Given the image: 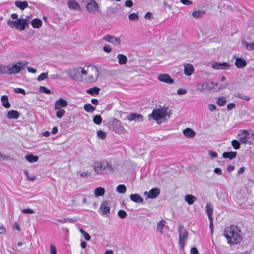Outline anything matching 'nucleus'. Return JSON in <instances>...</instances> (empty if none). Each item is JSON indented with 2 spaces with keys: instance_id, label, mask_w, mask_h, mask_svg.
Here are the masks:
<instances>
[{
  "instance_id": "nucleus-1",
  "label": "nucleus",
  "mask_w": 254,
  "mask_h": 254,
  "mask_svg": "<svg viewBox=\"0 0 254 254\" xmlns=\"http://www.w3.org/2000/svg\"><path fill=\"white\" fill-rule=\"evenodd\" d=\"M224 235L230 245L240 244L242 240V234L240 228L236 225H231L224 229Z\"/></svg>"
},
{
  "instance_id": "nucleus-2",
  "label": "nucleus",
  "mask_w": 254,
  "mask_h": 254,
  "mask_svg": "<svg viewBox=\"0 0 254 254\" xmlns=\"http://www.w3.org/2000/svg\"><path fill=\"white\" fill-rule=\"evenodd\" d=\"M93 169L98 174H109L113 172L112 164L107 161L95 162L93 165Z\"/></svg>"
},
{
  "instance_id": "nucleus-3",
  "label": "nucleus",
  "mask_w": 254,
  "mask_h": 254,
  "mask_svg": "<svg viewBox=\"0 0 254 254\" xmlns=\"http://www.w3.org/2000/svg\"><path fill=\"white\" fill-rule=\"evenodd\" d=\"M166 116V111H163L162 107L160 106V108L152 111V113L148 115V119L150 120L152 118L158 124H160L163 121L165 120Z\"/></svg>"
},
{
  "instance_id": "nucleus-4",
  "label": "nucleus",
  "mask_w": 254,
  "mask_h": 254,
  "mask_svg": "<svg viewBox=\"0 0 254 254\" xmlns=\"http://www.w3.org/2000/svg\"><path fill=\"white\" fill-rule=\"evenodd\" d=\"M178 233L179 235V245L181 249H184L186 244V240L189 236V233L182 224H179L178 225Z\"/></svg>"
},
{
  "instance_id": "nucleus-5",
  "label": "nucleus",
  "mask_w": 254,
  "mask_h": 254,
  "mask_svg": "<svg viewBox=\"0 0 254 254\" xmlns=\"http://www.w3.org/2000/svg\"><path fill=\"white\" fill-rule=\"evenodd\" d=\"M28 62L23 61L18 62L14 64H9L10 74H14L19 73L22 70L25 69Z\"/></svg>"
},
{
  "instance_id": "nucleus-6",
  "label": "nucleus",
  "mask_w": 254,
  "mask_h": 254,
  "mask_svg": "<svg viewBox=\"0 0 254 254\" xmlns=\"http://www.w3.org/2000/svg\"><path fill=\"white\" fill-rule=\"evenodd\" d=\"M218 85V83L212 82H205L198 83L196 85V89L203 92H207L214 88V86Z\"/></svg>"
},
{
  "instance_id": "nucleus-7",
  "label": "nucleus",
  "mask_w": 254,
  "mask_h": 254,
  "mask_svg": "<svg viewBox=\"0 0 254 254\" xmlns=\"http://www.w3.org/2000/svg\"><path fill=\"white\" fill-rule=\"evenodd\" d=\"M87 10L91 13H95L99 11L98 4L94 0H89L86 5Z\"/></svg>"
},
{
  "instance_id": "nucleus-8",
  "label": "nucleus",
  "mask_w": 254,
  "mask_h": 254,
  "mask_svg": "<svg viewBox=\"0 0 254 254\" xmlns=\"http://www.w3.org/2000/svg\"><path fill=\"white\" fill-rule=\"evenodd\" d=\"M104 40L111 43L115 45H120L121 40L120 38L111 35H106L103 38Z\"/></svg>"
},
{
  "instance_id": "nucleus-9",
  "label": "nucleus",
  "mask_w": 254,
  "mask_h": 254,
  "mask_svg": "<svg viewBox=\"0 0 254 254\" xmlns=\"http://www.w3.org/2000/svg\"><path fill=\"white\" fill-rule=\"evenodd\" d=\"M113 130L116 133H123L125 131L121 122L118 120H115L113 122Z\"/></svg>"
},
{
  "instance_id": "nucleus-10",
  "label": "nucleus",
  "mask_w": 254,
  "mask_h": 254,
  "mask_svg": "<svg viewBox=\"0 0 254 254\" xmlns=\"http://www.w3.org/2000/svg\"><path fill=\"white\" fill-rule=\"evenodd\" d=\"M211 67L215 69H228L230 68V65L227 63H214L211 64Z\"/></svg>"
},
{
  "instance_id": "nucleus-11",
  "label": "nucleus",
  "mask_w": 254,
  "mask_h": 254,
  "mask_svg": "<svg viewBox=\"0 0 254 254\" xmlns=\"http://www.w3.org/2000/svg\"><path fill=\"white\" fill-rule=\"evenodd\" d=\"M68 7L70 10L80 11V6L78 2L74 0H68L67 2Z\"/></svg>"
},
{
  "instance_id": "nucleus-12",
  "label": "nucleus",
  "mask_w": 254,
  "mask_h": 254,
  "mask_svg": "<svg viewBox=\"0 0 254 254\" xmlns=\"http://www.w3.org/2000/svg\"><path fill=\"white\" fill-rule=\"evenodd\" d=\"M158 79L161 82L167 83L172 84L174 82V80L167 74H161L158 75Z\"/></svg>"
},
{
  "instance_id": "nucleus-13",
  "label": "nucleus",
  "mask_w": 254,
  "mask_h": 254,
  "mask_svg": "<svg viewBox=\"0 0 254 254\" xmlns=\"http://www.w3.org/2000/svg\"><path fill=\"white\" fill-rule=\"evenodd\" d=\"M127 119L129 121H142L143 116L138 114L134 113H130L127 117Z\"/></svg>"
},
{
  "instance_id": "nucleus-14",
  "label": "nucleus",
  "mask_w": 254,
  "mask_h": 254,
  "mask_svg": "<svg viewBox=\"0 0 254 254\" xmlns=\"http://www.w3.org/2000/svg\"><path fill=\"white\" fill-rule=\"evenodd\" d=\"M108 202L107 201H104L102 202L100 207V210L103 215H106L110 213V207L108 206Z\"/></svg>"
},
{
  "instance_id": "nucleus-15",
  "label": "nucleus",
  "mask_w": 254,
  "mask_h": 254,
  "mask_svg": "<svg viewBox=\"0 0 254 254\" xmlns=\"http://www.w3.org/2000/svg\"><path fill=\"white\" fill-rule=\"evenodd\" d=\"M80 75V72L79 71V67L73 68L68 73V76L73 79L78 78Z\"/></svg>"
},
{
  "instance_id": "nucleus-16",
  "label": "nucleus",
  "mask_w": 254,
  "mask_h": 254,
  "mask_svg": "<svg viewBox=\"0 0 254 254\" xmlns=\"http://www.w3.org/2000/svg\"><path fill=\"white\" fill-rule=\"evenodd\" d=\"M67 105V102L63 98H60L56 101L55 104V109L58 110L62 107H65Z\"/></svg>"
},
{
  "instance_id": "nucleus-17",
  "label": "nucleus",
  "mask_w": 254,
  "mask_h": 254,
  "mask_svg": "<svg viewBox=\"0 0 254 254\" xmlns=\"http://www.w3.org/2000/svg\"><path fill=\"white\" fill-rule=\"evenodd\" d=\"M18 24L17 25V29L20 31H22L28 25V21L24 18L18 19Z\"/></svg>"
},
{
  "instance_id": "nucleus-18",
  "label": "nucleus",
  "mask_w": 254,
  "mask_h": 254,
  "mask_svg": "<svg viewBox=\"0 0 254 254\" xmlns=\"http://www.w3.org/2000/svg\"><path fill=\"white\" fill-rule=\"evenodd\" d=\"M160 193V190L157 188L151 189L148 194V197L149 198H155L157 197Z\"/></svg>"
},
{
  "instance_id": "nucleus-19",
  "label": "nucleus",
  "mask_w": 254,
  "mask_h": 254,
  "mask_svg": "<svg viewBox=\"0 0 254 254\" xmlns=\"http://www.w3.org/2000/svg\"><path fill=\"white\" fill-rule=\"evenodd\" d=\"M7 117L9 119H17L19 117V113L16 110H10L7 112Z\"/></svg>"
},
{
  "instance_id": "nucleus-20",
  "label": "nucleus",
  "mask_w": 254,
  "mask_h": 254,
  "mask_svg": "<svg viewBox=\"0 0 254 254\" xmlns=\"http://www.w3.org/2000/svg\"><path fill=\"white\" fill-rule=\"evenodd\" d=\"M235 64L238 68H241L246 66L247 63L246 61L243 60L242 58H236V62Z\"/></svg>"
},
{
  "instance_id": "nucleus-21",
  "label": "nucleus",
  "mask_w": 254,
  "mask_h": 254,
  "mask_svg": "<svg viewBox=\"0 0 254 254\" xmlns=\"http://www.w3.org/2000/svg\"><path fill=\"white\" fill-rule=\"evenodd\" d=\"M249 133L247 132L246 130H243L242 132L239 134L240 136V141L242 143H247L248 142L247 136Z\"/></svg>"
},
{
  "instance_id": "nucleus-22",
  "label": "nucleus",
  "mask_w": 254,
  "mask_h": 254,
  "mask_svg": "<svg viewBox=\"0 0 254 254\" xmlns=\"http://www.w3.org/2000/svg\"><path fill=\"white\" fill-rule=\"evenodd\" d=\"M184 134L188 138H191L195 135V131L190 128H187L183 130Z\"/></svg>"
},
{
  "instance_id": "nucleus-23",
  "label": "nucleus",
  "mask_w": 254,
  "mask_h": 254,
  "mask_svg": "<svg viewBox=\"0 0 254 254\" xmlns=\"http://www.w3.org/2000/svg\"><path fill=\"white\" fill-rule=\"evenodd\" d=\"M130 199L135 203H142L143 198L137 193L131 194L129 196Z\"/></svg>"
},
{
  "instance_id": "nucleus-24",
  "label": "nucleus",
  "mask_w": 254,
  "mask_h": 254,
  "mask_svg": "<svg viewBox=\"0 0 254 254\" xmlns=\"http://www.w3.org/2000/svg\"><path fill=\"white\" fill-rule=\"evenodd\" d=\"M194 72L193 66L190 64H187L185 65L184 73L187 75H191Z\"/></svg>"
},
{
  "instance_id": "nucleus-25",
  "label": "nucleus",
  "mask_w": 254,
  "mask_h": 254,
  "mask_svg": "<svg viewBox=\"0 0 254 254\" xmlns=\"http://www.w3.org/2000/svg\"><path fill=\"white\" fill-rule=\"evenodd\" d=\"M237 153L236 152L230 151L224 152L222 154V157L224 158H228L232 160L237 156Z\"/></svg>"
},
{
  "instance_id": "nucleus-26",
  "label": "nucleus",
  "mask_w": 254,
  "mask_h": 254,
  "mask_svg": "<svg viewBox=\"0 0 254 254\" xmlns=\"http://www.w3.org/2000/svg\"><path fill=\"white\" fill-rule=\"evenodd\" d=\"M213 207L211 204L207 203L206 206V212L208 217L209 220H211L212 218V213Z\"/></svg>"
},
{
  "instance_id": "nucleus-27",
  "label": "nucleus",
  "mask_w": 254,
  "mask_h": 254,
  "mask_svg": "<svg viewBox=\"0 0 254 254\" xmlns=\"http://www.w3.org/2000/svg\"><path fill=\"white\" fill-rule=\"evenodd\" d=\"M15 5L20 9L21 10H24L25 8L28 6L27 2L26 1H16L14 2Z\"/></svg>"
},
{
  "instance_id": "nucleus-28",
  "label": "nucleus",
  "mask_w": 254,
  "mask_h": 254,
  "mask_svg": "<svg viewBox=\"0 0 254 254\" xmlns=\"http://www.w3.org/2000/svg\"><path fill=\"white\" fill-rule=\"evenodd\" d=\"M25 159L30 163L36 162L38 160V156L34 155L32 154H28L25 157Z\"/></svg>"
},
{
  "instance_id": "nucleus-29",
  "label": "nucleus",
  "mask_w": 254,
  "mask_h": 254,
  "mask_svg": "<svg viewBox=\"0 0 254 254\" xmlns=\"http://www.w3.org/2000/svg\"><path fill=\"white\" fill-rule=\"evenodd\" d=\"M90 67L92 68V70L94 71V72H95V77H94L93 75L90 76L91 81H96L98 79V77L99 76V69L95 65H91Z\"/></svg>"
},
{
  "instance_id": "nucleus-30",
  "label": "nucleus",
  "mask_w": 254,
  "mask_h": 254,
  "mask_svg": "<svg viewBox=\"0 0 254 254\" xmlns=\"http://www.w3.org/2000/svg\"><path fill=\"white\" fill-rule=\"evenodd\" d=\"M241 43L243 47L248 50L254 51V43H249L246 40H243Z\"/></svg>"
},
{
  "instance_id": "nucleus-31",
  "label": "nucleus",
  "mask_w": 254,
  "mask_h": 254,
  "mask_svg": "<svg viewBox=\"0 0 254 254\" xmlns=\"http://www.w3.org/2000/svg\"><path fill=\"white\" fill-rule=\"evenodd\" d=\"M0 73L2 74H10L9 64H0Z\"/></svg>"
},
{
  "instance_id": "nucleus-32",
  "label": "nucleus",
  "mask_w": 254,
  "mask_h": 254,
  "mask_svg": "<svg viewBox=\"0 0 254 254\" xmlns=\"http://www.w3.org/2000/svg\"><path fill=\"white\" fill-rule=\"evenodd\" d=\"M31 24L33 28H39L42 26V21L39 19L35 18L32 20Z\"/></svg>"
},
{
  "instance_id": "nucleus-33",
  "label": "nucleus",
  "mask_w": 254,
  "mask_h": 254,
  "mask_svg": "<svg viewBox=\"0 0 254 254\" xmlns=\"http://www.w3.org/2000/svg\"><path fill=\"white\" fill-rule=\"evenodd\" d=\"M186 201L188 202L189 205H191L196 200V197L194 195L191 194H187L185 197Z\"/></svg>"
},
{
  "instance_id": "nucleus-34",
  "label": "nucleus",
  "mask_w": 254,
  "mask_h": 254,
  "mask_svg": "<svg viewBox=\"0 0 254 254\" xmlns=\"http://www.w3.org/2000/svg\"><path fill=\"white\" fill-rule=\"evenodd\" d=\"M100 89L97 87L89 88L86 90V93L92 96L97 95L99 94Z\"/></svg>"
},
{
  "instance_id": "nucleus-35",
  "label": "nucleus",
  "mask_w": 254,
  "mask_h": 254,
  "mask_svg": "<svg viewBox=\"0 0 254 254\" xmlns=\"http://www.w3.org/2000/svg\"><path fill=\"white\" fill-rule=\"evenodd\" d=\"M1 101L2 105L5 108H9L10 107V104L9 103L8 97L6 95H3L1 97Z\"/></svg>"
},
{
  "instance_id": "nucleus-36",
  "label": "nucleus",
  "mask_w": 254,
  "mask_h": 254,
  "mask_svg": "<svg viewBox=\"0 0 254 254\" xmlns=\"http://www.w3.org/2000/svg\"><path fill=\"white\" fill-rule=\"evenodd\" d=\"M118 62L120 64H125L127 63V57L123 54H118L117 56Z\"/></svg>"
},
{
  "instance_id": "nucleus-37",
  "label": "nucleus",
  "mask_w": 254,
  "mask_h": 254,
  "mask_svg": "<svg viewBox=\"0 0 254 254\" xmlns=\"http://www.w3.org/2000/svg\"><path fill=\"white\" fill-rule=\"evenodd\" d=\"M94 193L96 197L103 196L105 193V189L102 187L97 188L94 190Z\"/></svg>"
},
{
  "instance_id": "nucleus-38",
  "label": "nucleus",
  "mask_w": 254,
  "mask_h": 254,
  "mask_svg": "<svg viewBox=\"0 0 254 254\" xmlns=\"http://www.w3.org/2000/svg\"><path fill=\"white\" fill-rule=\"evenodd\" d=\"M205 13V11L203 10H199L194 11L192 12V15L195 18H198L202 17Z\"/></svg>"
},
{
  "instance_id": "nucleus-39",
  "label": "nucleus",
  "mask_w": 254,
  "mask_h": 254,
  "mask_svg": "<svg viewBox=\"0 0 254 254\" xmlns=\"http://www.w3.org/2000/svg\"><path fill=\"white\" fill-rule=\"evenodd\" d=\"M165 223L166 221L164 220H161L157 223V230L161 234L163 233V229L165 226Z\"/></svg>"
},
{
  "instance_id": "nucleus-40",
  "label": "nucleus",
  "mask_w": 254,
  "mask_h": 254,
  "mask_svg": "<svg viewBox=\"0 0 254 254\" xmlns=\"http://www.w3.org/2000/svg\"><path fill=\"white\" fill-rule=\"evenodd\" d=\"M18 19L15 21L8 20L7 21V24L12 28L15 27L17 29V25L18 24Z\"/></svg>"
},
{
  "instance_id": "nucleus-41",
  "label": "nucleus",
  "mask_w": 254,
  "mask_h": 254,
  "mask_svg": "<svg viewBox=\"0 0 254 254\" xmlns=\"http://www.w3.org/2000/svg\"><path fill=\"white\" fill-rule=\"evenodd\" d=\"M84 108L87 112H93L95 110V107L90 104H86L84 106Z\"/></svg>"
},
{
  "instance_id": "nucleus-42",
  "label": "nucleus",
  "mask_w": 254,
  "mask_h": 254,
  "mask_svg": "<svg viewBox=\"0 0 254 254\" xmlns=\"http://www.w3.org/2000/svg\"><path fill=\"white\" fill-rule=\"evenodd\" d=\"M93 121L96 125H100L102 121V118L100 115H95L93 119Z\"/></svg>"
},
{
  "instance_id": "nucleus-43",
  "label": "nucleus",
  "mask_w": 254,
  "mask_h": 254,
  "mask_svg": "<svg viewBox=\"0 0 254 254\" xmlns=\"http://www.w3.org/2000/svg\"><path fill=\"white\" fill-rule=\"evenodd\" d=\"M226 99L223 96L219 97L216 101L217 104L220 106H224L226 104Z\"/></svg>"
},
{
  "instance_id": "nucleus-44",
  "label": "nucleus",
  "mask_w": 254,
  "mask_h": 254,
  "mask_svg": "<svg viewBox=\"0 0 254 254\" xmlns=\"http://www.w3.org/2000/svg\"><path fill=\"white\" fill-rule=\"evenodd\" d=\"M127 190L126 187L124 185H119L117 187V191L121 193H124Z\"/></svg>"
},
{
  "instance_id": "nucleus-45",
  "label": "nucleus",
  "mask_w": 254,
  "mask_h": 254,
  "mask_svg": "<svg viewBox=\"0 0 254 254\" xmlns=\"http://www.w3.org/2000/svg\"><path fill=\"white\" fill-rule=\"evenodd\" d=\"M231 144L235 149H239L240 148V143L237 140H233L231 141Z\"/></svg>"
},
{
  "instance_id": "nucleus-46",
  "label": "nucleus",
  "mask_w": 254,
  "mask_h": 254,
  "mask_svg": "<svg viewBox=\"0 0 254 254\" xmlns=\"http://www.w3.org/2000/svg\"><path fill=\"white\" fill-rule=\"evenodd\" d=\"M48 77V72H43L41 73L37 77V80L39 81L46 79Z\"/></svg>"
},
{
  "instance_id": "nucleus-47",
  "label": "nucleus",
  "mask_w": 254,
  "mask_h": 254,
  "mask_svg": "<svg viewBox=\"0 0 254 254\" xmlns=\"http://www.w3.org/2000/svg\"><path fill=\"white\" fill-rule=\"evenodd\" d=\"M39 91L40 92L45 93L47 94H50L51 93V91L45 86H40Z\"/></svg>"
},
{
  "instance_id": "nucleus-48",
  "label": "nucleus",
  "mask_w": 254,
  "mask_h": 254,
  "mask_svg": "<svg viewBox=\"0 0 254 254\" xmlns=\"http://www.w3.org/2000/svg\"><path fill=\"white\" fill-rule=\"evenodd\" d=\"M128 19L132 21H137L138 19V16L136 13H131L128 15Z\"/></svg>"
},
{
  "instance_id": "nucleus-49",
  "label": "nucleus",
  "mask_w": 254,
  "mask_h": 254,
  "mask_svg": "<svg viewBox=\"0 0 254 254\" xmlns=\"http://www.w3.org/2000/svg\"><path fill=\"white\" fill-rule=\"evenodd\" d=\"M97 136L101 139H104L106 137V132L102 130H99L97 132Z\"/></svg>"
},
{
  "instance_id": "nucleus-50",
  "label": "nucleus",
  "mask_w": 254,
  "mask_h": 254,
  "mask_svg": "<svg viewBox=\"0 0 254 254\" xmlns=\"http://www.w3.org/2000/svg\"><path fill=\"white\" fill-rule=\"evenodd\" d=\"M118 8L117 7L110 6L108 8L107 12L111 14L116 13L118 12Z\"/></svg>"
},
{
  "instance_id": "nucleus-51",
  "label": "nucleus",
  "mask_w": 254,
  "mask_h": 254,
  "mask_svg": "<svg viewBox=\"0 0 254 254\" xmlns=\"http://www.w3.org/2000/svg\"><path fill=\"white\" fill-rule=\"evenodd\" d=\"M118 215L120 218L124 219L127 217V213L125 211L123 210H120L118 211Z\"/></svg>"
},
{
  "instance_id": "nucleus-52",
  "label": "nucleus",
  "mask_w": 254,
  "mask_h": 254,
  "mask_svg": "<svg viewBox=\"0 0 254 254\" xmlns=\"http://www.w3.org/2000/svg\"><path fill=\"white\" fill-rule=\"evenodd\" d=\"M65 111L64 109H60L56 113V116L58 118H61L64 116Z\"/></svg>"
},
{
  "instance_id": "nucleus-53",
  "label": "nucleus",
  "mask_w": 254,
  "mask_h": 254,
  "mask_svg": "<svg viewBox=\"0 0 254 254\" xmlns=\"http://www.w3.org/2000/svg\"><path fill=\"white\" fill-rule=\"evenodd\" d=\"M236 97L237 98H239L240 99H243V100H246L247 101H249L250 100V97L249 96H247L243 94H238Z\"/></svg>"
},
{
  "instance_id": "nucleus-54",
  "label": "nucleus",
  "mask_w": 254,
  "mask_h": 254,
  "mask_svg": "<svg viewBox=\"0 0 254 254\" xmlns=\"http://www.w3.org/2000/svg\"><path fill=\"white\" fill-rule=\"evenodd\" d=\"M24 174H25L26 177L28 178V179L30 181H34L36 179V176H29L28 171L27 170H24Z\"/></svg>"
},
{
  "instance_id": "nucleus-55",
  "label": "nucleus",
  "mask_w": 254,
  "mask_h": 254,
  "mask_svg": "<svg viewBox=\"0 0 254 254\" xmlns=\"http://www.w3.org/2000/svg\"><path fill=\"white\" fill-rule=\"evenodd\" d=\"M103 51L105 52H106L107 53H109L111 52L112 51V48L110 46V45H105L104 47H103Z\"/></svg>"
},
{
  "instance_id": "nucleus-56",
  "label": "nucleus",
  "mask_w": 254,
  "mask_h": 254,
  "mask_svg": "<svg viewBox=\"0 0 254 254\" xmlns=\"http://www.w3.org/2000/svg\"><path fill=\"white\" fill-rule=\"evenodd\" d=\"M22 212L24 214H33L35 212L33 209L30 208L24 209Z\"/></svg>"
},
{
  "instance_id": "nucleus-57",
  "label": "nucleus",
  "mask_w": 254,
  "mask_h": 254,
  "mask_svg": "<svg viewBox=\"0 0 254 254\" xmlns=\"http://www.w3.org/2000/svg\"><path fill=\"white\" fill-rule=\"evenodd\" d=\"M14 91L16 93H21L23 95L25 94V91L22 88H15L14 89Z\"/></svg>"
},
{
  "instance_id": "nucleus-58",
  "label": "nucleus",
  "mask_w": 254,
  "mask_h": 254,
  "mask_svg": "<svg viewBox=\"0 0 254 254\" xmlns=\"http://www.w3.org/2000/svg\"><path fill=\"white\" fill-rule=\"evenodd\" d=\"M144 18L146 19L151 20L153 18V14L150 12H147L144 15Z\"/></svg>"
},
{
  "instance_id": "nucleus-59",
  "label": "nucleus",
  "mask_w": 254,
  "mask_h": 254,
  "mask_svg": "<svg viewBox=\"0 0 254 254\" xmlns=\"http://www.w3.org/2000/svg\"><path fill=\"white\" fill-rule=\"evenodd\" d=\"M187 90L185 89L179 88L177 90V94L178 95H184L187 93Z\"/></svg>"
},
{
  "instance_id": "nucleus-60",
  "label": "nucleus",
  "mask_w": 254,
  "mask_h": 254,
  "mask_svg": "<svg viewBox=\"0 0 254 254\" xmlns=\"http://www.w3.org/2000/svg\"><path fill=\"white\" fill-rule=\"evenodd\" d=\"M180 1L184 5H190L192 4V1L190 0H180Z\"/></svg>"
},
{
  "instance_id": "nucleus-61",
  "label": "nucleus",
  "mask_w": 254,
  "mask_h": 254,
  "mask_svg": "<svg viewBox=\"0 0 254 254\" xmlns=\"http://www.w3.org/2000/svg\"><path fill=\"white\" fill-rule=\"evenodd\" d=\"M126 7H131L133 5V2L131 0H127L125 4Z\"/></svg>"
},
{
  "instance_id": "nucleus-62",
  "label": "nucleus",
  "mask_w": 254,
  "mask_h": 254,
  "mask_svg": "<svg viewBox=\"0 0 254 254\" xmlns=\"http://www.w3.org/2000/svg\"><path fill=\"white\" fill-rule=\"evenodd\" d=\"M209 154L210 156H211V158H214L217 156V152L215 151H211V150L209 151Z\"/></svg>"
},
{
  "instance_id": "nucleus-63",
  "label": "nucleus",
  "mask_w": 254,
  "mask_h": 254,
  "mask_svg": "<svg viewBox=\"0 0 254 254\" xmlns=\"http://www.w3.org/2000/svg\"><path fill=\"white\" fill-rule=\"evenodd\" d=\"M50 250H51V254H57L56 248L54 246H53L52 245H51Z\"/></svg>"
},
{
  "instance_id": "nucleus-64",
  "label": "nucleus",
  "mask_w": 254,
  "mask_h": 254,
  "mask_svg": "<svg viewBox=\"0 0 254 254\" xmlns=\"http://www.w3.org/2000/svg\"><path fill=\"white\" fill-rule=\"evenodd\" d=\"M190 254H198V251L195 247H192L190 249Z\"/></svg>"
}]
</instances>
